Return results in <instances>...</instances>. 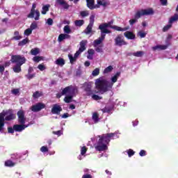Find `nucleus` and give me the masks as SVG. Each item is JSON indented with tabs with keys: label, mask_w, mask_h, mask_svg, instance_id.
<instances>
[{
	"label": "nucleus",
	"mask_w": 178,
	"mask_h": 178,
	"mask_svg": "<svg viewBox=\"0 0 178 178\" xmlns=\"http://www.w3.org/2000/svg\"><path fill=\"white\" fill-rule=\"evenodd\" d=\"M115 137V133H109L99 136V140L95 147L96 151H106L108 149V144L111 143V138Z\"/></svg>",
	"instance_id": "f257e3e1"
},
{
	"label": "nucleus",
	"mask_w": 178,
	"mask_h": 178,
	"mask_svg": "<svg viewBox=\"0 0 178 178\" xmlns=\"http://www.w3.org/2000/svg\"><path fill=\"white\" fill-rule=\"evenodd\" d=\"M26 57L22 55H13L11 56L10 62L11 63H16L15 65L13 67V70L14 73H20L22 72V66L26 63Z\"/></svg>",
	"instance_id": "f03ea898"
},
{
	"label": "nucleus",
	"mask_w": 178,
	"mask_h": 178,
	"mask_svg": "<svg viewBox=\"0 0 178 178\" xmlns=\"http://www.w3.org/2000/svg\"><path fill=\"white\" fill-rule=\"evenodd\" d=\"M16 119V114L13 113V109H8L3 111L0 113V131H3V127H5V120L10 122V120H15Z\"/></svg>",
	"instance_id": "7ed1b4c3"
},
{
	"label": "nucleus",
	"mask_w": 178,
	"mask_h": 178,
	"mask_svg": "<svg viewBox=\"0 0 178 178\" xmlns=\"http://www.w3.org/2000/svg\"><path fill=\"white\" fill-rule=\"evenodd\" d=\"M114 20L111 19L108 23H103L99 26V30L102 31V33H104L106 34H111V31L108 29V27L110 29H113V30H116V31H127L129 27L122 28L120 26H118L116 25L113 26Z\"/></svg>",
	"instance_id": "20e7f679"
},
{
	"label": "nucleus",
	"mask_w": 178,
	"mask_h": 178,
	"mask_svg": "<svg viewBox=\"0 0 178 178\" xmlns=\"http://www.w3.org/2000/svg\"><path fill=\"white\" fill-rule=\"evenodd\" d=\"M95 87L101 94H105L109 91V88L113 87V83H109L106 79H97L95 81Z\"/></svg>",
	"instance_id": "39448f33"
},
{
	"label": "nucleus",
	"mask_w": 178,
	"mask_h": 178,
	"mask_svg": "<svg viewBox=\"0 0 178 178\" xmlns=\"http://www.w3.org/2000/svg\"><path fill=\"white\" fill-rule=\"evenodd\" d=\"M154 11L152 8L138 10L134 15V19H131L129 20V24L130 26H133L134 24H135V23H137L138 19H140L141 16H151L154 15Z\"/></svg>",
	"instance_id": "423d86ee"
},
{
	"label": "nucleus",
	"mask_w": 178,
	"mask_h": 178,
	"mask_svg": "<svg viewBox=\"0 0 178 178\" xmlns=\"http://www.w3.org/2000/svg\"><path fill=\"white\" fill-rule=\"evenodd\" d=\"M77 87L72 86V89L70 90V91L67 92V94L70 95L65 97L64 102H65V104H70V102H72V101L73 100V97L76 96V92H77Z\"/></svg>",
	"instance_id": "0eeeda50"
},
{
	"label": "nucleus",
	"mask_w": 178,
	"mask_h": 178,
	"mask_svg": "<svg viewBox=\"0 0 178 178\" xmlns=\"http://www.w3.org/2000/svg\"><path fill=\"white\" fill-rule=\"evenodd\" d=\"M35 8H37V5L35 3H33L31 8V12L27 15V17L29 19H33L34 18V15L35 14V20H40V10H35Z\"/></svg>",
	"instance_id": "6e6552de"
},
{
	"label": "nucleus",
	"mask_w": 178,
	"mask_h": 178,
	"mask_svg": "<svg viewBox=\"0 0 178 178\" xmlns=\"http://www.w3.org/2000/svg\"><path fill=\"white\" fill-rule=\"evenodd\" d=\"M115 45L117 47H122V45H127V42L124 41V38L122 35H118L114 40Z\"/></svg>",
	"instance_id": "1a4fd4ad"
},
{
	"label": "nucleus",
	"mask_w": 178,
	"mask_h": 178,
	"mask_svg": "<svg viewBox=\"0 0 178 178\" xmlns=\"http://www.w3.org/2000/svg\"><path fill=\"white\" fill-rule=\"evenodd\" d=\"M45 108V104L42 102H39L35 105H33L31 107V110L32 112H40V111H42Z\"/></svg>",
	"instance_id": "9d476101"
},
{
	"label": "nucleus",
	"mask_w": 178,
	"mask_h": 178,
	"mask_svg": "<svg viewBox=\"0 0 178 178\" xmlns=\"http://www.w3.org/2000/svg\"><path fill=\"white\" fill-rule=\"evenodd\" d=\"M17 115L18 116V123H19V124H24V123H26L24 111L23 110H19V111H17Z\"/></svg>",
	"instance_id": "9b49d317"
},
{
	"label": "nucleus",
	"mask_w": 178,
	"mask_h": 178,
	"mask_svg": "<svg viewBox=\"0 0 178 178\" xmlns=\"http://www.w3.org/2000/svg\"><path fill=\"white\" fill-rule=\"evenodd\" d=\"M101 31V36L98 39L94 40L93 42L94 47H98V45L102 44V41L105 40V37H106V33H102V31Z\"/></svg>",
	"instance_id": "f8f14e48"
},
{
	"label": "nucleus",
	"mask_w": 178,
	"mask_h": 178,
	"mask_svg": "<svg viewBox=\"0 0 178 178\" xmlns=\"http://www.w3.org/2000/svg\"><path fill=\"white\" fill-rule=\"evenodd\" d=\"M60 112H62V106L58 104H54L51 108V113L53 115H60Z\"/></svg>",
	"instance_id": "ddd939ff"
},
{
	"label": "nucleus",
	"mask_w": 178,
	"mask_h": 178,
	"mask_svg": "<svg viewBox=\"0 0 178 178\" xmlns=\"http://www.w3.org/2000/svg\"><path fill=\"white\" fill-rule=\"evenodd\" d=\"M84 90L86 92V95L90 97V95H92V86L91 85V83H85L83 84Z\"/></svg>",
	"instance_id": "4468645a"
},
{
	"label": "nucleus",
	"mask_w": 178,
	"mask_h": 178,
	"mask_svg": "<svg viewBox=\"0 0 178 178\" xmlns=\"http://www.w3.org/2000/svg\"><path fill=\"white\" fill-rule=\"evenodd\" d=\"M70 90H73V86L70 85L69 86L65 87L60 93H57L56 95V98H60L61 97H63V95H66V94H67L68 92L70 91Z\"/></svg>",
	"instance_id": "2eb2a0df"
},
{
	"label": "nucleus",
	"mask_w": 178,
	"mask_h": 178,
	"mask_svg": "<svg viewBox=\"0 0 178 178\" xmlns=\"http://www.w3.org/2000/svg\"><path fill=\"white\" fill-rule=\"evenodd\" d=\"M29 127V125H26L24 124H14V130L18 133H22L23 130L27 129Z\"/></svg>",
	"instance_id": "dca6fc26"
},
{
	"label": "nucleus",
	"mask_w": 178,
	"mask_h": 178,
	"mask_svg": "<svg viewBox=\"0 0 178 178\" xmlns=\"http://www.w3.org/2000/svg\"><path fill=\"white\" fill-rule=\"evenodd\" d=\"M87 7L92 10L93 9H95V8H99V5L94 6L95 3V0H86Z\"/></svg>",
	"instance_id": "f3484780"
},
{
	"label": "nucleus",
	"mask_w": 178,
	"mask_h": 178,
	"mask_svg": "<svg viewBox=\"0 0 178 178\" xmlns=\"http://www.w3.org/2000/svg\"><path fill=\"white\" fill-rule=\"evenodd\" d=\"M87 40H81L79 43L80 47L78 50L79 52H80L81 54L82 52H84V50L86 49V45H87Z\"/></svg>",
	"instance_id": "a211bd4d"
},
{
	"label": "nucleus",
	"mask_w": 178,
	"mask_h": 178,
	"mask_svg": "<svg viewBox=\"0 0 178 178\" xmlns=\"http://www.w3.org/2000/svg\"><path fill=\"white\" fill-rule=\"evenodd\" d=\"M56 3L63 6V9H69L70 6L65 0H56Z\"/></svg>",
	"instance_id": "6ab92c4d"
},
{
	"label": "nucleus",
	"mask_w": 178,
	"mask_h": 178,
	"mask_svg": "<svg viewBox=\"0 0 178 178\" xmlns=\"http://www.w3.org/2000/svg\"><path fill=\"white\" fill-rule=\"evenodd\" d=\"M124 35L128 40H134L136 38V35H134V33H133L131 31H126L124 33Z\"/></svg>",
	"instance_id": "aec40b11"
},
{
	"label": "nucleus",
	"mask_w": 178,
	"mask_h": 178,
	"mask_svg": "<svg viewBox=\"0 0 178 178\" xmlns=\"http://www.w3.org/2000/svg\"><path fill=\"white\" fill-rule=\"evenodd\" d=\"M152 51H156V49L165 50L168 49V45L166 44H159L152 47Z\"/></svg>",
	"instance_id": "412c9836"
},
{
	"label": "nucleus",
	"mask_w": 178,
	"mask_h": 178,
	"mask_svg": "<svg viewBox=\"0 0 178 178\" xmlns=\"http://www.w3.org/2000/svg\"><path fill=\"white\" fill-rule=\"evenodd\" d=\"M4 165L5 166H7V168H13L16 165V163L12 161L11 160H7L5 161Z\"/></svg>",
	"instance_id": "4be33fe9"
},
{
	"label": "nucleus",
	"mask_w": 178,
	"mask_h": 178,
	"mask_svg": "<svg viewBox=\"0 0 178 178\" xmlns=\"http://www.w3.org/2000/svg\"><path fill=\"white\" fill-rule=\"evenodd\" d=\"M56 65H58V66H64L65 62V59L63 58H58L56 61H55Z\"/></svg>",
	"instance_id": "5701e85b"
},
{
	"label": "nucleus",
	"mask_w": 178,
	"mask_h": 178,
	"mask_svg": "<svg viewBox=\"0 0 178 178\" xmlns=\"http://www.w3.org/2000/svg\"><path fill=\"white\" fill-rule=\"evenodd\" d=\"M92 119L94 123H98L99 122V114L98 113H93Z\"/></svg>",
	"instance_id": "b1692460"
},
{
	"label": "nucleus",
	"mask_w": 178,
	"mask_h": 178,
	"mask_svg": "<svg viewBox=\"0 0 178 178\" xmlns=\"http://www.w3.org/2000/svg\"><path fill=\"white\" fill-rule=\"evenodd\" d=\"M119 77H120V72H117L112 78H111V81H112V84L113 86V83H116V81H118V79H119Z\"/></svg>",
	"instance_id": "393cba45"
},
{
	"label": "nucleus",
	"mask_w": 178,
	"mask_h": 178,
	"mask_svg": "<svg viewBox=\"0 0 178 178\" xmlns=\"http://www.w3.org/2000/svg\"><path fill=\"white\" fill-rule=\"evenodd\" d=\"M133 56H136V58H141L144 56V51H138L136 52L132 53Z\"/></svg>",
	"instance_id": "a878e982"
},
{
	"label": "nucleus",
	"mask_w": 178,
	"mask_h": 178,
	"mask_svg": "<svg viewBox=\"0 0 178 178\" xmlns=\"http://www.w3.org/2000/svg\"><path fill=\"white\" fill-rule=\"evenodd\" d=\"M40 97H42V92L36 91L33 94V98L34 99H38Z\"/></svg>",
	"instance_id": "bb28decb"
},
{
	"label": "nucleus",
	"mask_w": 178,
	"mask_h": 178,
	"mask_svg": "<svg viewBox=\"0 0 178 178\" xmlns=\"http://www.w3.org/2000/svg\"><path fill=\"white\" fill-rule=\"evenodd\" d=\"M22 37L19 35V31H16L14 32V37L13 40H15L16 41H19V40H22Z\"/></svg>",
	"instance_id": "cd10ccee"
},
{
	"label": "nucleus",
	"mask_w": 178,
	"mask_h": 178,
	"mask_svg": "<svg viewBox=\"0 0 178 178\" xmlns=\"http://www.w3.org/2000/svg\"><path fill=\"white\" fill-rule=\"evenodd\" d=\"M74 24L76 27H81L83 24H84V20L83 19H78L74 22Z\"/></svg>",
	"instance_id": "c85d7f7f"
},
{
	"label": "nucleus",
	"mask_w": 178,
	"mask_h": 178,
	"mask_svg": "<svg viewBox=\"0 0 178 178\" xmlns=\"http://www.w3.org/2000/svg\"><path fill=\"white\" fill-rule=\"evenodd\" d=\"M29 42V39L26 38L22 41L19 42L18 45L19 47H24L26 44H27Z\"/></svg>",
	"instance_id": "c756f323"
},
{
	"label": "nucleus",
	"mask_w": 178,
	"mask_h": 178,
	"mask_svg": "<svg viewBox=\"0 0 178 178\" xmlns=\"http://www.w3.org/2000/svg\"><path fill=\"white\" fill-rule=\"evenodd\" d=\"M112 70H113V67L112 65H110L104 69L103 73L104 74H106L108 73H111V72H112Z\"/></svg>",
	"instance_id": "7c9ffc66"
},
{
	"label": "nucleus",
	"mask_w": 178,
	"mask_h": 178,
	"mask_svg": "<svg viewBox=\"0 0 178 178\" xmlns=\"http://www.w3.org/2000/svg\"><path fill=\"white\" fill-rule=\"evenodd\" d=\"M178 20V14H175L174 16L171 17L169 23L172 24L173 22H177Z\"/></svg>",
	"instance_id": "2f4dec72"
},
{
	"label": "nucleus",
	"mask_w": 178,
	"mask_h": 178,
	"mask_svg": "<svg viewBox=\"0 0 178 178\" xmlns=\"http://www.w3.org/2000/svg\"><path fill=\"white\" fill-rule=\"evenodd\" d=\"M92 26L91 25V24H88V26L86 27V29H85V33L86 34H90L91 33V31H92Z\"/></svg>",
	"instance_id": "473e14b6"
},
{
	"label": "nucleus",
	"mask_w": 178,
	"mask_h": 178,
	"mask_svg": "<svg viewBox=\"0 0 178 178\" xmlns=\"http://www.w3.org/2000/svg\"><path fill=\"white\" fill-rule=\"evenodd\" d=\"M97 5H99L101 6H106L108 5V3L105 0H97Z\"/></svg>",
	"instance_id": "72a5a7b5"
},
{
	"label": "nucleus",
	"mask_w": 178,
	"mask_h": 178,
	"mask_svg": "<svg viewBox=\"0 0 178 178\" xmlns=\"http://www.w3.org/2000/svg\"><path fill=\"white\" fill-rule=\"evenodd\" d=\"M49 10V5L44 6L42 7V15H47V13Z\"/></svg>",
	"instance_id": "f704fd0d"
},
{
	"label": "nucleus",
	"mask_w": 178,
	"mask_h": 178,
	"mask_svg": "<svg viewBox=\"0 0 178 178\" xmlns=\"http://www.w3.org/2000/svg\"><path fill=\"white\" fill-rule=\"evenodd\" d=\"M64 33L66 34H70L72 33V29H70V26L69 25H66L64 26Z\"/></svg>",
	"instance_id": "c9c22d12"
},
{
	"label": "nucleus",
	"mask_w": 178,
	"mask_h": 178,
	"mask_svg": "<svg viewBox=\"0 0 178 178\" xmlns=\"http://www.w3.org/2000/svg\"><path fill=\"white\" fill-rule=\"evenodd\" d=\"M31 54L34 56L38 55V54H40V49L38 48L32 49L31 50Z\"/></svg>",
	"instance_id": "e433bc0d"
},
{
	"label": "nucleus",
	"mask_w": 178,
	"mask_h": 178,
	"mask_svg": "<svg viewBox=\"0 0 178 178\" xmlns=\"http://www.w3.org/2000/svg\"><path fill=\"white\" fill-rule=\"evenodd\" d=\"M172 28V24L169 23V24L165 26L163 28V33H166V31H168V30H169L170 29Z\"/></svg>",
	"instance_id": "4c0bfd02"
},
{
	"label": "nucleus",
	"mask_w": 178,
	"mask_h": 178,
	"mask_svg": "<svg viewBox=\"0 0 178 178\" xmlns=\"http://www.w3.org/2000/svg\"><path fill=\"white\" fill-rule=\"evenodd\" d=\"M68 58L70 59V62L72 65H73V63H74V62H76L77 60L75 59L73 56L72 54H69L68 55Z\"/></svg>",
	"instance_id": "58836bf2"
},
{
	"label": "nucleus",
	"mask_w": 178,
	"mask_h": 178,
	"mask_svg": "<svg viewBox=\"0 0 178 178\" xmlns=\"http://www.w3.org/2000/svg\"><path fill=\"white\" fill-rule=\"evenodd\" d=\"M98 74H99V68H95L92 71V75L94 76V77H95L96 76H98Z\"/></svg>",
	"instance_id": "ea45409f"
},
{
	"label": "nucleus",
	"mask_w": 178,
	"mask_h": 178,
	"mask_svg": "<svg viewBox=\"0 0 178 178\" xmlns=\"http://www.w3.org/2000/svg\"><path fill=\"white\" fill-rule=\"evenodd\" d=\"M40 60H42V57L41 56H35L33 58V61L36 62L38 63V62H40Z\"/></svg>",
	"instance_id": "a19ab883"
},
{
	"label": "nucleus",
	"mask_w": 178,
	"mask_h": 178,
	"mask_svg": "<svg viewBox=\"0 0 178 178\" xmlns=\"http://www.w3.org/2000/svg\"><path fill=\"white\" fill-rule=\"evenodd\" d=\"M15 125L12 127H8V133H10V134H13V133H15Z\"/></svg>",
	"instance_id": "79ce46f5"
},
{
	"label": "nucleus",
	"mask_w": 178,
	"mask_h": 178,
	"mask_svg": "<svg viewBox=\"0 0 178 178\" xmlns=\"http://www.w3.org/2000/svg\"><path fill=\"white\" fill-rule=\"evenodd\" d=\"M88 149L86 146L82 147L81 149V154L86 155V153L87 152Z\"/></svg>",
	"instance_id": "37998d69"
},
{
	"label": "nucleus",
	"mask_w": 178,
	"mask_h": 178,
	"mask_svg": "<svg viewBox=\"0 0 178 178\" xmlns=\"http://www.w3.org/2000/svg\"><path fill=\"white\" fill-rule=\"evenodd\" d=\"M19 92L20 90L19 88L13 89L11 90V93L13 94V95H17Z\"/></svg>",
	"instance_id": "c03bdc74"
},
{
	"label": "nucleus",
	"mask_w": 178,
	"mask_h": 178,
	"mask_svg": "<svg viewBox=\"0 0 178 178\" xmlns=\"http://www.w3.org/2000/svg\"><path fill=\"white\" fill-rule=\"evenodd\" d=\"M92 98L95 101H99V99H102V97L98 96V95H92Z\"/></svg>",
	"instance_id": "a18cd8bd"
},
{
	"label": "nucleus",
	"mask_w": 178,
	"mask_h": 178,
	"mask_svg": "<svg viewBox=\"0 0 178 178\" xmlns=\"http://www.w3.org/2000/svg\"><path fill=\"white\" fill-rule=\"evenodd\" d=\"M63 40H65V34L61 33L58 35V42H62V41H63Z\"/></svg>",
	"instance_id": "49530a36"
},
{
	"label": "nucleus",
	"mask_w": 178,
	"mask_h": 178,
	"mask_svg": "<svg viewBox=\"0 0 178 178\" xmlns=\"http://www.w3.org/2000/svg\"><path fill=\"white\" fill-rule=\"evenodd\" d=\"M128 156L129 158H131V156H133V155H134L136 154V152L133 151V149H129L127 152Z\"/></svg>",
	"instance_id": "de8ad7c7"
},
{
	"label": "nucleus",
	"mask_w": 178,
	"mask_h": 178,
	"mask_svg": "<svg viewBox=\"0 0 178 178\" xmlns=\"http://www.w3.org/2000/svg\"><path fill=\"white\" fill-rule=\"evenodd\" d=\"M138 35H139V37H140L141 38H145V36L147 35V33L140 31L138 33Z\"/></svg>",
	"instance_id": "09e8293b"
},
{
	"label": "nucleus",
	"mask_w": 178,
	"mask_h": 178,
	"mask_svg": "<svg viewBox=\"0 0 178 178\" xmlns=\"http://www.w3.org/2000/svg\"><path fill=\"white\" fill-rule=\"evenodd\" d=\"M38 69H39V70H40V72H44V70H45V69H47V67H45V65H44L42 64H40L38 66Z\"/></svg>",
	"instance_id": "8fccbe9b"
},
{
	"label": "nucleus",
	"mask_w": 178,
	"mask_h": 178,
	"mask_svg": "<svg viewBox=\"0 0 178 178\" xmlns=\"http://www.w3.org/2000/svg\"><path fill=\"white\" fill-rule=\"evenodd\" d=\"M38 26H37V23L35 22H33L31 24V26H30V29L33 31V30H35V29H37Z\"/></svg>",
	"instance_id": "3c124183"
},
{
	"label": "nucleus",
	"mask_w": 178,
	"mask_h": 178,
	"mask_svg": "<svg viewBox=\"0 0 178 178\" xmlns=\"http://www.w3.org/2000/svg\"><path fill=\"white\" fill-rule=\"evenodd\" d=\"M31 33H33V31L30 28H29L24 31L25 35H30V34H31Z\"/></svg>",
	"instance_id": "603ef678"
},
{
	"label": "nucleus",
	"mask_w": 178,
	"mask_h": 178,
	"mask_svg": "<svg viewBox=\"0 0 178 178\" xmlns=\"http://www.w3.org/2000/svg\"><path fill=\"white\" fill-rule=\"evenodd\" d=\"M95 19V16L91 15L90 17V23H89V24H91L92 26H94Z\"/></svg>",
	"instance_id": "864d4df0"
},
{
	"label": "nucleus",
	"mask_w": 178,
	"mask_h": 178,
	"mask_svg": "<svg viewBox=\"0 0 178 178\" xmlns=\"http://www.w3.org/2000/svg\"><path fill=\"white\" fill-rule=\"evenodd\" d=\"M40 151L41 152H48L49 150L48 149V147L47 146H42L41 148H40Z\"/></svg>",
	"instance_id": "5fc2aeb1"
},
{
	"label": "nucleus",
	"mask_w": 178,
	"mask_h": 178,
	"mask_svg": "<svg viewBox=\"0 0 178 178\" xmlns=\"http://www.w3.org/2000/svg\"><path fill=\"white\" fill-rule=\"evenodd\" d=\"M26 77L27 78L28 80H31L33 77H35V74H29L26 75Z\"/></svg>",
	"instance_id": "6e6d98bb"
},
{
	"label": "nucleus",
	"mask_w": 178,
	"mask_h": 178,
	"mask_svg": "<svg viewBox=\"0 0 178 178\" xmlns=\"http://www.w3.org/2000/svg\"><path fill=\"white\" fill-rule=\"evenodd\" d=\"M102 111L103 113H109L111 112V108H109L108 107H105Z\"/></svg>",
	"instance_id": "4d7b16f0"
},
{
	"label": "nucleus",
	"mask_w": 178,
	"mask_h": 178,
	"mask_svg": "<svg viewBox=\"0 0 178 178\" xmlns=\"http://www.w3.org/2000/svg\"><path fill=\"white\" fill-rule=\"evenodd\" d=\"M11 158L12 159H19L20 158V155L17 154H14L11 155Z\"/></svg>",
	"instance_id": "13d9d810"
},
{
	"label": "nucleus",
	"mask_w": 178,
	"mask_h": 178,
	"mask_svg": "<svg viewBox=\"0 0 178 178\" xmlns=\"http://www.w3.org/2000/svg\"><path fill=\"white\" fill-rule=\"evenodd\" d=\"M139 155H140V156H145V155H147V152L144 149H142L139 152Z\"/></svg>",
	"instance_id": "bf43d9fd"
},
{
	"label": "nucleus",
	"mask_w": 178,
	"mask_h": 178,
	"mask_svg": "<svg viewBox=\"0 0 178 178\" xmlns=\"http://www.w3.org/2000/svg\"><path fill=\"white\" fill-rule=\"evenodd\" d=\"M80 15L82 17H86V16H88V12L82 11V12H81Z\"/></svg>",
	"instance_id": "052dcab7"
},
{
	"label": "nucleus",
	"mask_w": 178,
	"mask_h": 178,
	"mask_svg": "<svg viewBox=\"0 0 178 178\" xmlns=\"http://www.w3.org/2000/svg\"><path fill=\"white\" fill-rule=\"evenodd\" d=\"M161 4L163 6H168V0H160Z\"/></svg>",
	"instance_id": "680f3d73"
},
{
	"label": "nucleus",
	"mask_w": 178,
	"mask_h": 178,
	"mask_svg": "<svg viewBox=\"0 0 178 178\" xmlns=\"http://www.w3.org/2000/svg\"><path fill=\"white\" fill-rule=\"evenodd\" d=\"M47 24L49 26H52V24H54V19H52V18H49L47 19Z\"/></svg>",
	"instance_id": "e2e57ef3"
},
{
	"label": "nucleus",
	"mask_w": 178,
	"mask_h": 178,
	"mask_svg": "<svg viewBox=\"0 0 178 178\" xmlns=\"http://www.w3.org/2000/svg\"><path fill=\"white\" fill-rule=\"evenodd\" d=\"M5 72V66L0 65V73L1 74H3V72Z\"/></svg>",
	"instance_id": "0e129e2a"
},
{
	"label": "nucleus",
	"mask_w": 178,
	"mask_h": 178,
	"mask_svg": "<svg viewBox=\"0 0 178 178\" xmlns=\"http://www.w3.org/2000/svg\"><path fill=\"white\" fill-rule=\"evenodd\" d=\"M81 53L79 51H76V53L74 54L73 58H74L75 59L77 60V58H79V56H80Z\"/></svg>",
	"instance_id": "69168bd1"
},
{
	"label": "nucleus",
	"mask_w": 178,
	"mask_h": 178,
	"mask_svg": "<svg viewBox=\"0 0 178 178\" xmlns=\"http://www.w3.org/2000/svg\"><path fill=\"white\" fill-rule=\"evenodd\" d=\"M10 63H12V61H10H10H6L3 65L4 67H9V66H10Z\"/></svg>",
	"instance_id": "338daca9"
},
{
	"label": "nucleus",
	"mask_w": 178,
	"mask_h": 178,
	"mask_svg": "<svg viewBox=\"0 0 178 178\" xmlns=\"http://www.w3.org/2000/svg\"><path fill=\"white\" fill-rule=\"evenodd\" d=\"M82 178H92V175H91L90 174H84L82 176Z\"/></svg>",
	"instance_id": "774afa93"
}]
</instances>
